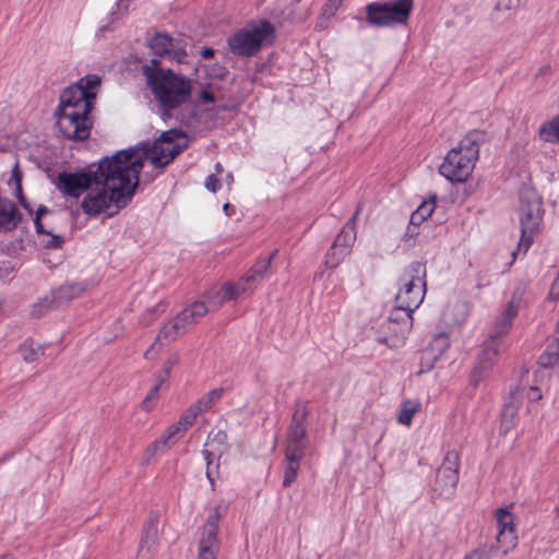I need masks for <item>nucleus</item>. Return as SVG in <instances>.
<instances>
[{"label": "nucleus", "instance_id": "nucleus-1", "mask_svg": "<svg viewBox=\"0 0 559 559\" xmlns=\"http://www.w3.org/2000/svg\"><path fill=\"white\" fill-rule=\"evenodd\" d=\"M132 154V151H118L99 160L96 180L81 203L85 214L112 216L131 202L142 170L141 158Z\"/></svg>", "mask_w": 559, "mask_h": 559}, {"label": "nucleus", "instance_id": "nucleus-10", "mask_svg": "<svg viewBox=\"0 0 559 559\" xmlns=\"http://www.w3.org/2000/svg\"><path fill=\"white\" fill-rule=\"evenodd\" d=\"M309 412L305 402H298L293 413L292 421L287 428L285 460L301 461L307 451V418Z\"/></svg>", "mask_w": 559, "mask_h": 559}, {"label": "nucleus", "instance_id": "nucleus-55", "mask_svg": "<svg viewBox=\"0 0 559 559\" xmlns=\"http://www.w3.org/2000/svg\"><path fill=\"white\" fill-rule=\"evenodd\" d=\"M215 53V50L213 48H204L202 51H201V56L204 58V59H210L214 56Z\"/></svg>", "mask_w": 559, "mask_h": 559}, {"label": "nucleus", "instance_id": "nucleus-50", "mask_svg": "<svg viewBox=\"0 0 559 559\" xmlns=\"http://www.w3.org/2000/svg\"><path fill=\"white\" fill-rule=\"evenodd\" d=\"M559 297V273L557 278L554 281L550 292H549V298L550 299H557Z\"/></svg>", "mask_w": 559, "mask_h": 559}, {"label": "nucleus", "instance_id": "nucleus-32", "mask_svg": "<svg viewBox=\"0 0 559 559\" xmlns=\"http://www.w3.org/2000/svg\"><path fill=\"white\" fill-rule=\"evenodd\" d=\"M403 312H406V310L402 309L400 305L396 304V307L390 313L389 321L390 323L401 324L399 333L402 338H405L406 334L409 332L413 320L406 321L403 319Z\"/></svg>", "mask_w": 559, "mask_h": 559}, {"label": "nucleus", "instance_id": "nucleus-44", "mask_svg": "<svg viewBox=\"0 0 559 559\" xmlns=\"http://www.w3.org/2000/svg\"><path fill=\"white\" fill-rule=\"evenodd\" d=\"M202 454H203L204 460L206 461V465H207V468H206V478H207V480L210 481L212 489H214V478H213V476H212V472H211V469H210V465H211V464H212V462H213V453H212L211 451H209V450L204 449V450L202 451Z\"/></svg>", "mask_w": 559, "mask_h": 559}, {"label": "nucleus", "instance_id": "nucleus-31", "mask_svg": "<svg viewBox=\"0 0 559 559\" xmlns=\"http://www.w3.org/2000/svg\"><path fill=\"white\" fill-rule=\"evenodd\" d=\"M450 346V338L447 333L441 332L433 336V338L430 341L428 348L430 352H432L435 355H437L439 358L445 353V350Z\"/></svg>", "mask_w": 559, "mask_h": 559}, {"label": "nucleus", "instance_id": "nucleus-54", "mask_svg": "<svg viewBox=\"0 0 559 559\" xmlns=\"http://www.w3.org/2000/svg\"><path fill=\"white\" fill-rule=\"evenodd\" d=\"M299 559H320V555L317 551H306Z\"/></svg>", "mask_w": 559, "mask_h": 559}, {"label": "nucleus", "instance_id": "nucleus-42", "mask_svg": "<svg viewBox=\"0 0 559 559\" xmlns=\"http://www.w3.org/2000/svg\"><path fill=\"white\" fill-rule=\"evenodd\" d=\"M48 237L47 240H43L41 243L45 248L48 249H57L60 248L63 243V238L59 235H52L49 233V235H46Z\"/></svg>", "mask_w": 559, "mask_h": 559}, {"label": "nucleus", "instance_id": "nucleus-7", "mask_svg": "<svg viewBox=\"0 0 559 559\" xmlns=\"http://www.w3.org/2000/svg\"><path fill=\"white\" fill-rule=\"evenodd\" d=\"M402 286L397 293L396 304L406 312H403V319L413 320V312L423 302L426 294V265L421 262H412L405 270L400 280Z\"/></svg>", "mask_w": 559, "mask_h": 559}, {"label": "nucleus", "instance_id": "nucleus-57", "mask_svg": "<svg viewBox=\"0 0 559 559\" xmlns=\"http://www.w3.org/2000/svg\"><path fill=\"white\" fill-rule=\"evenodd\" d=\"M48 212V209L45 205H40L36 211V217L40 219V217Z\"/></svg>", "mask_w": 559, "mask_h": 559}, {"label": "nucleus", "instance_id": "nucleus-59", "mask_svg": "<svg viewBox=\"0 0 559 559\" xmlns=\"http://www.w3.org/2000/svg\"><path fill=\"white\" fill-rule=\"evenodd\" d=\"M230 209H231V205L229 203H225L224 206H223V210L224 212L226 213V215L230 216Z\"/></svg>", "mask_w": 559, "mask_h": 559}, {"label": "nucleus", "instance_id": "nucleus-47", "mask_svg": "<svg viewBox=\"0 0 559 559\" xmlns=\"http://www.w3.org/2000/svg\"><path fill=\"white\" fill-rule=\"evenodd\" d=\"M333 16H330V15H326L324 14V11L321 10V14L320 16L318 17L317 22H316V25H314V29L316 31H323L328 27V22L332 19Z\"/></svg>", "mask_w": 559, "mask_h": 559}, {"label": "nucleus", "instance_id": "nucleus-15", "mask_svg": "<svg viewBox=\"0 0 559 559\" xmlns=\"http://www.w3.org/2000/svg\"><path fill=\"white\" fill-rule=\"evenodd\" d=\"M277 253V249L273 250L266 258L258 260L257 263L249 270L245 276V284L242 286L243 294L251 293L266 276L271 267V262Z\"/></svg>", "mask_w": 559, "mask_h": 559}, {"label": "nucleus", "instance_id": "nucleus-41", "mask_svg": "<svg viewBox=\"0 0 559 559\" xmlns=\"http://www.w3.org/2000/svg\"><path fill=\"white\" fill-rule=\"evenodd\" d=\"M160 384L156 383L147 393L145 399L141 403V407L148 412L151 409V402L158 397Z\"/></svg>", "mask_w": 559, "mask_h": 559}, {"label": "nucleus", "instance_id": "nucleus-51", "mask_svg": "<svg viewBox=\"0 0 559 559\" xmlns=\"http://www.w3.org/2000/svg\"><path fill=\"white\" fill-rule=\"evenodd\" d=\"M200 99H201L203 103L211 104V103H214V102H215V96H214V95H213V93H211L210 91H207V90H203V91H201V93H200Z\"/></svg>", "mask_w": 559, "mask_h": 559}, {"label": "nucleus", "instance_id": "nucleus-19", "mask_svg": "<svg viewBox=\"0 0 559 559\" xmlns=\"http://www.w3.org/2000/svg\"><path fill=\"white\" fill-rule=\"evenodd\" d=\"M512 401L504 405L501 412V420H500V435H508L509 431L514 427L515 420L518 417V412L521 405V401L518 400L519 391L510 392Z\"/></svg>", "mask_w": 559, "mask_h": 559}, {"label": "nucleus", "instance_id": "nucleus-61", "mask_svg": "<svg viewBox=\"0 0 559 559\" xmlns=\"http://www.w3.org/2000/svg\"><path fill=\"white\" fill-rule=\"evenodd\" d=\"M215 171H216L217 174H221V173L223 171V166H222V164H221V163H216V164H215Z\"/></svg>", "mask_w": 559, "mask_h": 559}, {"label": "nucleus", "instance_id": "nucleus-58", "mask_svg": "<svg viewBox=\"0 0 559 559\" xmlns=\"http://www.w3.org/2000/svg\"><path fill=\"white\" fill-rule=\"evenodd\" d=\"M168 377H165V373L163 372V369L159 371L158 376H157V382L158 384H163L167 381Z\"/></svg>", "mask_w": 559, "mask_h": 559}, {"label": "nucleus", "instance_id": "nucleus-17", "mask_svg": "<svg viewBox=\"0 0 559 559\" xmlns=\"http://www.w3.org/2000/svg\"><path fill=\"white\" fill-rule=\"evenodd\" d=\"M159 515L151 512L144 523L139 554L151 552L155 549L158 540Z\"/></svg>", "mask_w": 559, "mask_h": 559}, {"label": "nucleus", "instance_id": "nucleus-25", "mask_svg": "<svg viewBox=\"0 0 559 559\" xmlns=\"http://www.w3.org/2000/svg\"><path fill=\"white\" fill-rule=\"evenodd\" d=\"M45 353L44 347L34 342L33 340H26L20 346V354L24 361L34 362L39 359Z\"/></svg>", "mask_w": 559, "mask_h": 559}, {"label": "nucleus", "instance_id": "nucleus-18", "mask_svg": "<svg viewBox=\"0 0 559 559\" xmlns=\"http://www.w3.org/2000/svg\"><path fill=\"white\" fill-rule=\"evenodd\" d=\"M361 210L362 205L358 204L353 216L348 219V222L345 224V226L342 228V230L338 233V235L333 241V245H335V247L342 248L348 253L350 252L352 247L354 246L356 240L357 218Z\"/></svg>", "mask_w": 559, "mask_h": 559}, {"label": "nucleus", "instance_id": "nucleus-43", "mask_svg": "<svg viewBox=\"0 0 559 559\" xmlns=\"http://www.w3.org/2000/svg\"><path fill=\"white\" fill-rule=\"evenodd\" d=\"M344 0H326L325 4L323 5L322 10L324 11V14L334 16L342 5Z\"/></svg>", "mask_w": 559, "mask_h": 559}, {"label": "nucleus", "instance_id": "nucleus-22", "mask_svg": "<svg viewBox=\"0 0 559 559\" xmlns=\"http://www.w3.org/2000/svg\"><path fill=\"white\" fill-rule=\"evenodd\" d=\"M497 526H498V540L501 542L502 538L510 537L511 540L514 539V526H513V515L507 508L498 509L496 512Z\"/></svg>", "mask_w": 559, "mask_h": 559}, {"label": "nucleus", "instance_id": "nucleus-8", "mask_svg": "<svg viewBox=\"0 0 559 559\" xmlns=\"http://www.w3.org/2000/svg\"><path fill=\"white\" fill-rule=\"evenodd\" d=\"M275 27L267 20L238 29L227 38L229 50L238 57L255 56L264 43L273 40Z\"/></svg>", "mask_w": 559, "mask_h": 559}, {"label": "nucleus", "instance_id": "nucleus-14", "mask_svg": "<svg viewBox=\"0 0 559 559\" xmlns=\"http://www.w3.org/2000/svg\"><path fill=\"white\" fill-rule=\"evenodd\" d=\"M97 168L95 170H80L75 173L62 171L58 175L56 187L64 195L78 199L83 192H87L96 180Z\"/></svg>", "mask_w": 559, "mask_h": 559}, {"label": "nucleus", "instance_id": "nucleus-6", "mask_svg": "<svg viewBox=\"0 0 559 559\" xmlns=\"http://www.w3.org/2000/svg\"><path fill=\"white\" fill-rule=\"evenodd\" d=\"M188 146L186 134L177 129L164 131L153 144L142 143L131 147L132 156L140 157L142 167L145 159H150L154 168L163 169Z\"/></svg>", "mask_w": 559, "mask_h": 559}, {"label": "nucleus", "instance_id": "nucleus-21", "mask_svg": "<svg viewBox=\"0 0 559 559\" xmlns=\"http://www.w3.org/2000/svg\"><path fill=\"white\" fill-rule=\"evenodd\" d=\"M180 437V427H169L168 430L159 439H156L147 448L146 452L148 455L163 453L166 449L174 444Z\"/></svg>", "mask_w": 559, "mask_h": 559}, {"label": "nucleus", "instance_id": "nucleus-28", "mask_svg": "<svg viewBox=\"0 0 559 559\" xmlns=\"http://www.w3.org/2000/svg\"><path fill=\"white\" fill-rule=\"evenodd\" d=\"M245 284V277L238 284H226L218 294L216 307H221L224 302L239 297Z\"/></svg>", "mask_w": 559, "mask_h": 559}, {"label": "nucleus", "instance_id": "nucleus-9", "mask_svg": "<svg viewBox=\"0 0 559 559\" xmlns=\"http://www.w3.org/2000/svg\"><path fill=\"white\" fill-rule=\"evenodd\" d=\"M520 225L521 238L518 251L526 252L534 240V234L538 230L543 219V202L537 191L524 187L520 190Z\"/></svg>", "mask_w": 559, "mask_h": 559}, {"label": "nucleus", "instance_id": "nucleus-49", "mask_svg": "<svg viewBox=\"0 0 559 559\" xmlns=\"http://www.w3.org/2000/svg\"><path fill=\"white\" fill-rule=\"evenodd\" d=\"M177 360H178V358L174 357V358L167 359L164 362L162 369H163V372L165 373V377H169L170 376L171 369L176 365Z\"/></svg>", "mask_w": 559, "mask_h": 559}, {"label": "nucleus", "instance_id": "nucleus-33", "mask_svg": "<svg viewBox=\"0 0 559 559\" xmlns=\"http://www.w3.org/2000/svg\"><path fill=\"white\" fill-rule=\"evenodd\" d=\"M347 254H349L347 251H345L342 248L335 247V245L332 243V246L330 247L325 254V265L329 269H335L342 263V261L345 259Z\"/></svg>", "mask_w": 559, "mask_h": 559}, {"label": "nucleus", "instance_id": "nucleus-30", "mask_svg": "<svg viewBox=\"0 0 559 559\" xmlns=\"http://www.w3.org/2000/svg\"><path fill=\"white\" fill-rule=\"evenodd\" d=\"M224 393L223 388H217L214 390H211L206 394H204L202 397H200L194 405L199 408L201 413L210 409L216 402H218Z\"/></svg>", "mask_w": 559, "mask_h": 559}, {"label": "nucleus", "instance_id": "nucleus-52", "mask_svg": "<svg viewBox=\"0 0 559 559\" xmlns=\"http://www.w3.org/2000/svg\"><path fill=\"white\" fill-rule=\"evenodd\" d=\"M34 224H35V229H36L37 234H39V235H49V231H47L44 228V226H43L40 219H38V217H35Z\"/></svg>", "mask_w": 559, "mask_h": 559}, {"label": "nucleus", "instance_id": "nucleus-53", "mask_svg": "<svg viewBox=\"0 0 559 559\" xmlns=\"http://www.w3.org/2000/svg\"><path fill=\"white\" fill-rule=\"evenodd\" d=\"M424 221H425V218L421 217V215H418V213L416 211L412 213V215H411V224L412 225H415V226L419 225Z\"/></svg>", "mask_w": 559, "mask_h": 559}, {"label": "nucleus", "instance_id": "nucleus-46", "mask_svg": "<svg viewBox=\"0 0 559 559\" xmlns=\"http://www.w3.org/2000/svg\"><path fill=\"white\" fill-rule=\"evenodd\" d=\"M204 186L211 192H216L221 187L219 181L214 174L206 177Z\"/></svg>", "mask_w": 559, "mask_h": 559}, {"label": "nucleus", "instance_id": "nucleus-39", "mask_svg": "<svg viewBox=\"0 0 559 559\" xmlns=\"http://www.w3.org/2000/svg\"><path fill=\"white\" fill-rule=\"evenodd\" d=\"M12 178L15 180V185H16V197L19 199V202L21 203V205L31 211V209L28 207V204L26 203V200H25V197L23 195V191H22V185H21V181H22V176L21 174L19 173L17 170V167H15L12 171Z\"/></svg>", "mask_w": 559, "mask_h": 559}, {"label": "nucleus", "instance_id": "nucleus-64", "mask_svg": "<svg viewBox=\"0 0 559 559\" xmlns=\"http://www.w3.org/2000/svg\"><path fill=\"white\" fill-rule=\"evenodd\" d=\"M549 70H550L549 66L540 68V72H543V73H547V72H549Z\"/></svg>", "mask_w": 559, "mask_h": 559}, {"label": "nucleus", "instance_id": "nucleus-2", "mask_svg": "<svg viewBox=\"0 0 559 559\" xmlns=\"http://www.w3.org/2000/svg\"><path fill=\"white\" fill-rule=\"evenodd\" d=\"M100 83V76L87 74L61 92L56 116L59 130L67 139L84 141L90 136L93 126L91 112Z\"/></svg>", "mask_w": 559, "mask_h": 559}, {"label": "nucleus", "instance_id": "nucleus-34", "mask_svg": "<svg viewBox=\"0 0 559 559\" xmlns=\"http://www.w3.org/2000/svg\"><path fill=\"white\" fill-rule=\"evenodd\" d=\"M201 414L194 403L180 416L178 423L174 427H180V435L191 427L198 415Z\"/></svg>", "mask_w": 559, "mask_h": 559}, {"label": "nucleus", "instance_id": "nucleus-13", "mask_svg": "<svg viewBox=\"0 0 559 559\" xmlns=\"http://www.w3.org/2000/svg\"><path fill=\"white\" fill-rule=\"evenodd\" d=\"M460 455L455 450L448 451L437 469L433 491L439 496L451 497L459 481Z\"/></svg>", "mask_w": 559, "mask_h": 559}, {"label": "nucleus", "instance_id": "nucleus-56", "mask_svg": "<svg viewBox=\"0 0 559 559\" xmlns=\"http://www.w3.org/2000/svg\"><path fill=\"white\" fill-rule=\"evenodd\" d=\"M465 559H485V555L481 551L475 550L466 556Z\"/></svg>", "mask_w": 559, "mask_h": 559}, {"label": "nucleus", "instance_id": "nucleus-63", "mask_svg": "<svg viewBox=\"0 0 559 559\" xmlns=\"http://www.w3.org/2000/svg\"><path fill=\"white\" fill-rule=\"evenodd\" d=\"M0 559H12V555L11 554H3L0 556Z\"/></svg>", "mask_w": 559, "mask_h": 559}, {"label": "nucleus", "instance_id": "nucleus-38", "mask_svg": "<svg viewBox=\"0 0 559 559\" xmlns=\"http://www.w3.org/2000/svg\"><path fill=\"white\" fill-rule=\"evenodd\" d=\"M438 360H439V357L437 355H435L428 348H425L421 353L420 364H419L420 368H419L418 373L420 374V373L430 371L435 367V364Z\"/></svg>", "mask_w": 559, "mask_h": 559}, {"label": "nucleus", "instance_id": "nucleus-37", "mask_svg": "<svg viewBox=\"0 0 559 559\" xmlns=\"http://www.w3.org/2000/svg\"><path fill=\"white\" fill-rule=\"evenodd\" d=\"M497 274L496 271L492 270V267L487 264L484 265L476 275V285L475 287L477 289H483L485 287H488L491 285L492 277Z\"/></svg>", "mask_w": 559, "mask_h": 559}, {"label": "nucleus", "instance_id": "nucleus-29", "mask_svg": "<svg viewBox=\"0 0 559 559\" xmlns=\"http://www.w3.org/2000/svg\"><path fill=\"white\" fill-rule=\"evenodd\" d=\"M182 333H185L183 326L180 324L179 319L176 317L174 320L163 325L157 336V340L164 338L168 342H173Z\"/></svg>", "mask_w": 559, "mask_h": 559}, {"label": "nucleus", "instance_id": "nucleus-23", "mask_svg": "<svg viewBox=\"0 0 559 559\" xmlns=\"http://www.w3.org/2000/svg\"><path fill=\"white\" fill-rule=\"evenodd\" d=\"M154 55L163 57L174 49V39L168 34H156L150 41Z\"/></svg>", "mask_w": 559, "mask_h": 559}, {"label": "nucleus", "instance_id": "nucleus-11", "mask_svg": "<svg viewBox=\"0 0 559 559\" xmlns=\"http://www.w3.org/2000/svg\"><path fill=\"white\" fill-rule=\"evenodd\" d=\"M366 21L376 27L406 24L411 15V1L371 2L366 5Z\"/></svg>", "mask_w": 559, "mask_h": 559}, {"label": "nucleus", "instance_id": "nucleus-40", "mask_svg": "<svg viewBox=\"0 0 559 559\" xmlns=\"http://www.w3.org/2000/svg\"><path fill=\"white\" fill-rule=\"evenodd\" d=\"M436 199L437 197L433 195L429 201L423 202L416 210L418 215H421V217H424L425 219L431 216L436 207Z\"/></svg>", "mask_w": 559, "mask_h": 559}, {"label": "nucleus", "instance_id": "nucleus-27", "mask_svg": "<svg viewBox=\"0 0 559 559\" xmlns=\"http://www.w3.org/2000/svg\"><path fill=\"white\" fill-rule=\"evenodd\" d=\"M540 140L549 143H559V116L539 128Z\"/></svg>", "mask_w": 559, "mask_h": 559}, {"label": "nucleus", "instance_id": "nucleus-26", "mask_svg": "<svg viewBox=\"0 0 559 559\" xmlns=\"http://www.w3.org/2000/svg\"><path fill=\"white\" fill-rule=\"evenodd\" d=\"M559 361V336L554 338L539 357V365L544 368L554 367Z\"/></svg>", "mask_w": 559, "mask_h": 559}, {"label": "nucleus", "instance_id": "nucleus-36", "mask_svg": "<svg viewBox=\"0 0 559 559\" xmlns=\"http://www.w3.org/2000/svg\"><path fill=\"white\" fill-rule=\"evenodd\" d=\"M300 462L301 461L298 460H286L287 464L283 477L284 487H289L296 480L300 467Z\"/></svg>", "mask_w": 559, "mask_h": 559}, {"label": "nucleus", "instance_id": "nucleus-12", "mask_svg": "<svg viewBox=\"0 0 559 559\" xmlns=\"http://www.w3.org/2000/svg\"><path fill=\"white\" fill-rule=\"evenodd\" d=\"M228 502L221 501L210 512L205 524L202 527L199 542L198 559H216L219 550L218 524L228 510Z\"/></svg>", "mask_w": 559, "mask_h": 559}, {"label": "nucleus", "instance_id": "nucleus-24", "mask_svg": "<svg viewBox=\"0 0 559 559\" xmlns=\"http://www.w3.org/2000/svg\"><path fill=\"white\" fill-rule=\"evenodd\" d=\"M84 287L81 284H66L60 286L56 292H53V300L58 304L68 302L73 298L79 297Z\"/></svg>", "mask_w": 559, "mask_h": 559}, {"label": "nucleus", "instance_id": "nucleus-35", "mask_svg": "<svg viewBox=\"0 0 559 559\" xmlns=\"http://www.w3.org/2000/svg\"><path fill=\"white\" fill-rule=\"evenodd\" d=\"M419 407L420 404L418 402L405 401L399 415V423L408 426L414 415L419 411Z\"/></svg>", "mask_w": 559, "mask_h": 559}, {"label": "nucleus", "instance_id": "nucleus-16", "mask_svg": "<svg viewBox=\"0 0 559 559\" xmlns=\"http://www.w3.org/2000/svg\"><path fill=\"white\" fill-rule=\"evenodd\" d=\"M22 221V213L16 204L0 195V231L9 233L14 230Z\"/></svg>", "mask_w": 559, "mask_h": 559}, {"label": "nucleus", "instance_id": "nucleus-5", "mask_svg": "<svg viewBox=\"0 0 559 559\" xmlns=\"http://www.w3.org/2000/svg\"><path fill=\"white\" fill-rule=\"evenodd\" d=\"M516 314V307L513 302H509L502 313L497 318L487 340L483 343V349L477 357V361L472 373V380L475 384L485 379L492 370L496 359L502 348L503 338L508 335Z\"/></svg>", "mask_w": 559, "mask_h": 559}, {"label": "nucleus", "instance_id": "nucleus-3", "mask_svg": "<svg viewBox=\"0 0 559 559\" xmlns=\"http://www.w3.org/2000/svg\"><path fill=\"white\" fill-rule=\"evenodd\" d=\"M142 73L164 116H170L171 110L190 102L191 80L170 69L159 68L157 59H152L151 64L142 66Z\"/></svg>", "mask_w": 559, "mask_h": 559}, {"label": "nucleus", "instance_id": "nucleus-20", "mask_svg": "<svg viewBox=\"0 0 559 559\" xmlns=\"http://www.w3.org/2000/svg\"><path fill=\"white\" fill-rule=\"evenodd\" d=\"M207 311L209 308L203 301H195L189 307L185 308L180 313H178L177 318L179 319L180 324L183 326V332L198 323V321L203 318Z\"/></svg>", "mask_w": 559, "mask_h": 559}, {"label": "nucleus", "instance_id": "nucleus-60", "mask_svg": "<svg viewBox=\"0 0 559 559\" xmlns=\"http://www.w3.org/2000/svg\"><path fill=\"white\" fill-rule=\"evenodd\" d=\"M216 438L219 440V441H224L226 439V435L222 431H219L217 435H216Z\"/></svg>", "mask_w": 559, "mask_h": 559}, {"label": "nucleus", "instance_id": "nucleus-4", "mask_svg": "<svg viewBox=\"0 0 559 559\" xmlns=\"http://www.w3.org/2000/svg\"><path fill=\"white\" fill-rule=\"evenodd\" d=\"M487 141V134L481 130L468 132L444 157L439 166V173L452 182H464L471 176L479 157V148Z\"/></svg>", "mask_w": 559, "mask_h": 559}, {"label": "nucleus", "instance_id": "nucleus-48", "mask_svg": "<svg viewBox=\"0 0 559 559\" xmlns=\"http://www.w3.org/2000/svg\"><path fill=\"white\" fill-rule=\"evenodd\" d=\"M525 396L530 402H537L542 399V393L539 388L530 386L525 393Z\"/></svg>", "mask_w": 559, "mask_h": 559}, {"label": "nucleus", "instance_id": "nucleus-62", "mask_svg": "<svg viewBox=\"0 0 559 559\" xmlns=\"http://www.w3.org/2000/svg\"><path fill=\"white\" fill-rule=\"evenodd\" d=\"M226 181H227L229 185L234 181V177H233V175H231V174H228V175L226 176Z\"/></svg>", "mask_w": 559, "mask_h": 559}, {"label": "nucleus", "instance_id": "nucleus-45", "mask_svg": "<svg viewBox=\"0 0 559 559\" xmlns=\"http://www.w3.org/2000/svg\"><path fill=\"white\" fill-rule=\"evenodd\" d=\"M521 0H498L497 10H513L520 5Z\"/></svg>", "mask_w": 559, "mask_h": 559}]
</instances>
